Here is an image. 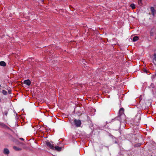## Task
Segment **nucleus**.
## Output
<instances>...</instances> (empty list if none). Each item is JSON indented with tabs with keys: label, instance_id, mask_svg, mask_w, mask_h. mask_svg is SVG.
I'll return each instance as SVG.
<instances>
[{
	"label": "nucleus",
	"instance_id": "f257e3e1",
	"mask_svg": "<svg viewBox=\"0 0 156 156\" xmlns=\"http://www.w3.org/2000/svg\"><path fill=\"white\" fill-rule=\"evenodd\" d=\"M73 124L76 127H80L81 124V121L80 120L75 119L73 121Z\"/></svg>",
	"mask_w": 156,
	"mask_h": 156
},
{
	"label": "nucleus",
	"instance_id": "f03ea898",
	"mask_svg": "<svg viewBox=\"0 0 156 156\" xmlns=\"http://www.w3.org/2000/svg\"><path fill=\"white\" fill-rule=\"evenodd\" d=\"M46 144L47 146L50 149H51L52 150L54 149V146L53 142L52 141H47L46 142Z\"/></svg>",
	"mask_w": 156,
	"mask_h": 156
},
{
	"label": "nucleus",
	"instance_id": "7ed1b4c3",
	"mask_svg": "<svg viewBox=\"0 0 156 156\" xmlns=\"http://www.w3.org/2000/svg\"><path fill=\"white\" fill-rule=\"evenodd\" d=\"M0 126L2 128L7 129H8L12 130L9 127H8L4 123L2 122H0Z\"/></svg>",
	"mask_w": 156,
	"mask_h": 156
},
{
	"label": "nucleus",
	"instance_id": "20e7f679",
	"mask_svg": "<svg viewBox=\"0 0 156 156\" xmlns=\"http://www.w3.org/2000/svg\"><path fill=\"white\" fill-rule=\"evenodd\" d=\"M62 150V147H59L57 146L54 147V149L53 150H55L58 151H60Z\"/></svg>",
	"mask_w": 156,
	"mask_h": 156
},
{
	"label": "nucleus",
	"instance_id": "39448f33",
	"mask_svg": "<svg viewBox=\"0 0 156 156\" xmlns=\"http://www.w3.org/2000/svg\"><path fill=\"white\" fill-rule=\"evenodd\" d=\"M23 83L28 86H29L30 85L31 82L29 80H25L23 82Z\"/></svg>",
	"mask_w": 156,
	"mask_h": 156
},
{
	"label": "nucleus",
	"instance_id": "423d86ee",
	"mask_svg": "<svg viewBox=\"0 0 156 156\" xmlns=\"http://www.w3.org/2000/svg\"><path fill=\"white\" fill-rule=\"evenodd\" d=\"M119 115L120 116L121 115H122L123 114H124V109L123 108H121L119 111Z\"/></svg>",
	"mask_w": 156,
	"mask_h": 156
},
{
	"label": "nucleus",
	"instance_id": "0eeeda50",
	"mask_svg": "<svg viewBox=\"0 0 156 156\" xmlns=\"http://www.w3.org/2000/svg\"><path fill=\"white\" fill-rule=\"evenodd\" d=\"M3 153L5 154H8L9 153V149L7 148H5L3 150Z\"/></svg>",
	"mask_w": 156,
	"mask_h": 156
},
{
	"label": "nucleus",
	"instance_id": "6e6552de",
	"mask_svg": "<svg viewBox=\"0 0 156 156\" xmlns=\"http://www.w3.org/2000/svg\"><path fill=\"white\" fill-rule=\"evenodd\" d=\"M155 53L154 55V58L153 59V62L156 65V50L155 51Z\"/></svg>",
	"mask_w": 156,
	"mask_h": 156
},
{
	"label": "nucleus",
	"instance_id": "1a4fd4ad",
	"mask_svg": "<svg viewBox=\"0 0 156 156\" xmlns=\"http://www.w3.org/2000/svg\"><path fill=\"white\" fill-rule=\"evenodd\" d=\"M151 12H149V14H152L154 16L155 14H156V10H150Z\"/></svg>",
	"mask_w": 156,
	"mask_h": 156
},
{
	"label": "nucleus",
	"instance_id": "9d476101",
	"mask_svg": "<svg viewBox=\"0 0 156 156\" xmlns=\"http://www.w3.org/2000/svg\"><path fill=\"white\" fill-rule=\"evenodd\" d=\"M6 65V64L4 61H2L0 62V66H5Z\"/></svg>",
	"mask_w": 156,
	"mask_h": 156
},
{
	"label": "nucleus",
	"instance_id": "9b49d317",
	"mask_svg": "<svg viewBox=\"0 0 156 156\" xmlns=\"http://www.w3.org/2000/svg\"><path fill=\"white\" fill-rule=\"evenodd\" d=\"M13 148L16 151H21L22 150V149L21 148L15 146L13 147Z\"/></svg>",
	"mask_w": 156,
	"mask_h": 156
},
{
	"label": "nucleus",
	"instance_id": "f8f14e48",
	"mask_svg": "<svg viewBox=\"0 0 156 156\" xmlns=\"http://www.w3.org/2000/svg\"><path fill=\"white\" fill-rule=\"evenodd\" d=\"M156 32H155L154 33V30H153V29H152L151 30V31H150V35H151V36H153L154 35V34H155V33Z\"/></svg>",
	"mask_w": 156,
	"mask_h": 156
},
{
	"label": "nucleus",
	"instance_id": "ddd939ff",
	"mask_svg": "<svg viewBox=\"0 0 156 156\" xmlns=\"http://www.w3.org/2000/svg\"><path fill=\"white\" fill-rule=\"evenodd\" d=\"M138 37L137 36H135L133 38V41H136L138 40Z\"/></svg>",
	"mask_w": 156,
	"mask_h": 156
},
{
	"label": "nucleus",
	"instance_id": "4468645a",
	"mask_svg": "<svg viewBox=\"0 0 156 156\" xmlns=\"http://www.w3.org/2000/svg\"><path fill=\"white\" fill-rule=\"evenodd\" d=\"M2 93L4 95H7V92L5 90H3L2 91Z\"/></svg>",
	"mask_w": 156,
	"mask_h": 156
},
{
	"label": "nucleus",
	"instance_id": "2eb2a0df",
	"mask_svg": "<svg viewBox=\"0 0 156 156\" xmlns=\"http://www.w3.org/2000/svg\"><path fill=\"white\" fill-rule=\"evenodd\" d=\"M141 145V143H139L137 144H135L134 146L135 147H138L140 146Z\"/></svg>",
	"mask_w": 156,
	"mask_h": 156
},
{
	"label": "nucleus",
	"instance_id": "dca6fc26",
	"mask_svg": "<svg viewBox=\"0 0 156 156\" xmlns=\"http://www.w3.org/2000/svg\"><path fill=\"white\" fill-rule=\"evenodd\" d=\"M8 112V111L7 110L4 111L3 112V115H5V116H7Z\"/></svg>",
	"mask_w": 156,
	"mask_h": 156
},
{
	"label": "nucleus",
	"instance_id": "f3484780",
	"mask_svg": "<svg viewBox=\"0 0 156 156\" xmlns=\"http://www.w3.org/2000/svg\"><path fill=\"white\" fill-rule=\"evenodd\" d=\"M130 6L132 9H134L135 8V5L133 4H131Z\"/></svg>",
	"mask_w": 156,
	"mask_h": 156
},
{
	"label": "nucleus",
	"instance_id": "a211bd4d",
	"mask_svg": "<svg viewBox=\"0 0 156 156\" xmlns=\"http://www.w3.org/2000/svg\"><path fill=\"white\" fill-rule=\"evenodd\" d=\"M11 91L12 90L10 89L8 90V92L9 94H11Z\"/></svg>",
	"mask_w": 156,
	"mask_h": 156
},
{
	"label": "nucleus",
	"instance_id": "6ab92c4d",
	"mask_svg": "<svg viewBox=\"0 0 156 156\" xmlns=\"http://www.w3.org/2000/svg\"><path fill=\"white\" fill-rule=\"evenodd\" d=\"M151 10H154V8L153 7H151L150 8Z\"/></svg>",
	"mask_w": 156,
	"mask_h": 156
},
{
	"label": "nucleus",
	"instance_id": "aec40b11",
	"mask_svg": "<svg viewBox=\"0 0 156 156\" xmlns=\"http://www.w3.org/2000/svg\"><path fill=\"white\" fill-rule=\"evenodd\" d=\"M20 139L21 140H24V139L23 138H20Z\"/></svg>",
	"mask_w": 156,
	"mask_h": 156
},
{
	"label": "nucleus",
	"instance_id": "412c9836",
	"mask_svg": "<svg viewBox=\"0 0 156 156\" xmlns=\"http://www.w3.org/2000/svg\"><path fill=\"white\" fill-rule=\"evenodd\" d=\"M2 101V100L1 98H0V102H1Z\"/></svg>",
	"mask_w": 156,
	"mask_h": 156
},
{
	"label": "nucleus",
	"instance_id": "4be33fe9",
	"mask_svg": "<svg viewBox=\"0 0 156 156\" xmlns=\"http://www.w3.org/2000/svg\"><path fill=\"white\" fill-rule=\"evenodd\" d=\"M2 87L3 88H4V87Z\"/></svg>",
	"mask_w": 156,
	"mask_h": 156
},
{
	"label": "nucleus",
	"instance_id": "5701e85b",
	"mask_svg": "<svg viewBox=\"0 0 156 156\" xmlns=\"http://www.w3.org/2000/svg\"><path fill=\"white\" fill-rule=\"evenodd\" d=\"M155 34H156V32L155 33Z\"/></svg>",
	"mask_w": 156,
	"mask_h": 156
}]
</instances>
